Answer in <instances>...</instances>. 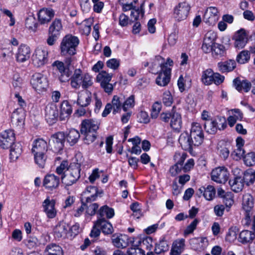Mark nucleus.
I'll return each instance as SVG.
<instances>
[{
    "label": "nucleus",
    "mask_w": 255,
    "mask_h": 255,
    "mask_svg": "<svg viewBox=\"0 0 255 255\" xmlns=\"http://www.w3.org/2000/svg\"><path fill=\"white\" fill-rule=\"evenodd\" d=\"M75 60L74 57L69 56L66 57L63 61L56 60L52 64V67L58 73V79L61 83L69 81L75 69Z\"/></svg>",
    "instance_id": "obj_1"
},
{
    "label": "nucleus",
    "mask_w": 255,
    "mask_h": 255,
    "mask_svg": "<svg viewBox=\"0 0 255 255\" xmlns=\"http://www.w3.org/2000/svg\"><path fill=\"white\" fill-rule=\"evenodd\" d=\"M91 76L87 73H83L79 69H74L73 74L70 77V85L75 89H78L81 86L86 89L93 85Z\"/></svg>",
    "instance_id": "obj_2"
},
{
    "label": "nucleus",
    "mask_w": 255,
    "mask_h": 255,
    "mask_svg": "<svg viewBox=\"0 0 255 255\" xmlns=\"http://www.w3.org/2000/svg\"><path fill=\"white\" fill-rule=\"evenodd\" d=\"M81 132L85 135V143L90 144L97 137L96 131L99 128L98 122L92 119H86L81 123Z\"/></svg>",
    "instance_id": "obj_3"
},
{
    "label": "nucleus",
    "mask_w": 255,
    "mask_h": 255,
    "mask_svg": "<svg viewBox=\"0 0 255 255\" xmlns=\"http://www.w3.org/2000/svg\"><path fill=\"white\" fill-rule=\"evenodd\" d=\"M79 44V39L77 36L71 34L65 35L60 43V50L62 56L74 55L76 48Z\"/></svg>",
    "instance_id": "obj_4"
},
{
    "label": "nucleus",
    "mask_w": 255,
    "mask_h": 255,
    "mask_svg": "<svg viewBox=\"0 0 255 255\" xmlns=\"http://www.w3.org/2000/svg\"><path fill=\"white\" fill-rule=\"evenodd\" d=\"M81 165L78 163H73L66 173L61 176L62 183L66 186L75 183L80 177Z\"/></svg>",
    "instance_id": "obj_5"
},
{
    "label": "nucleus",
    "mask_w": 255,
    "mask_h": 255,
    "mask_svg": "<svg viewBox=\"0 0 255 255\" xmlns=\"http://www.w3.org/2000/svg\"><path fill=\"white\" fill-rule=\"evenodd\" d=\"M30 84L32 88L38 92L46 90L48 87L47 78L40 73H36L32 75Z\"/></svg>",
    "instance_id": "obj_6"
},
{
    "label": "nucleus",
    "mask_w": 255,
    "mask_h": 255,
    "mask_svg": "<svg viewBox=\"0 0 255 255\" xmlns=\"http://www.w3.org/2000/svg\"><path fill=\"white\" fill-rule=\"evenodd\" d=\"M48 52L45 48H37L32 56V63L37 67L44 66L48 61Z\"/></svg>",
    "instance_id": "obj_7"
},
{
    "label": "nucleus",
    "mask_w": 255,
    "mask_h": 255,
    "mask_svg": "<svg viewBox=\"0 0 255 255\" xmlns=\"http://www.w3.org/2000/svg\"><path fill=\"white\" fill-rule=\"evenodd\" d=\"M190 136L194 141L195 146H198L202 144L204 138V135L200 124L198 123L192 124Z\"/></svg>",
    "instance_id": "obj_8"
},
{
    "label": "nucleus",
    "mask_w": 255,
    "mask_h": 255,
    "mask_svg": "<svg viewBox=\"0 0 255 255\" xmlns=\"http://www.w3.org/2000/svg\"><path fill=\"white\" fill-rule=\"evenodd\" d=\"M15 133L12 129L5 130L0 134V146L3 149L9 148L14 143Z\"/></svg>",
    "instance_id": "obj_9"
},
{
    "label": "nucleus",
    "mask_w": 255,
    "mask_h": 255,
    "mask_svg": "<svg viewBox=\"0 0 255 255\" xmlns=\"http://www.w3.org/2000/svg\"><path fill=\"white\" fill-rule=\"evenodd\" d=\"M59 116L58 110L54 103L48 104L45 109V118L47 122L52 125L55 123Z\"/></svg>",
    "instance_id": "obj_10"
},
{
    "label": "nucleus",
    "mask_w": 255,
    "mask_h": 255,
    "mask_svg": "<svg viewBox=\"0 0 255 255\" xmlns=\"http://www.w3.org/2000/svg\"><path fill=\"white\" fill-rule=\"evenodd\" d=\"M65 141V134L63 132H58L51 136L49 143L55 152L63 149Z\"/></svg>",
    "instance_id": "obj_11"
},
{
    "label": "nucleus",
    "mask_w": 255,
    "mask_h": 255,
    "mask_svg": "<svg viewBox=\"0 0 255 255\" xmlns=\"http://www.w3.org/2000/svg\"><path fill=\"white\" fill-rule=\"evenodd\" d=\"M190 5L186 2H180L174 9V17L178 21L185 19L190 10Z\"/></svg>",
    "instance_id": "obj_12"
},
{
    "label": "nucleus",
    "mask_w": 255,
    "mask_h": 255,
    "mask_svg": "<svg viewBox=\"0 0 255 255\" xmlns=\"http://www.w3.org/2000/svg\"><path fill=\"white\" fill-rule=\"evenodd\" d=\"M229 173L224 167H219L211 172L212 179L219 183H225L228 179Z\"/></svg>",
    "instance_id": "obj_13"
},
{
    "label": "nucleus",
    "mask_w": 255,
    "mask_h": 255,
    "mask_svg": "<svg viewBox=\"0 0 255 255\" xmlns=\"http://www.w3.org/2000/svg\"><path fill=\"white\" fill-rule=\"evenodd\" d=\"M217 35L213 31H210L205 34L202 46V49L205 53H209L212 50L211 47L216 44Z\"/></svg>",
    "instance_id": "obj_14"
},
{
    "label": "nucleus",
    "mask_w": 255,
    "mask_h": 255,
    "mask_svg": "<svg viewBox=\"0 0 255 255\" xmlns=\"http://www.w3.org/2000/svg\"><path fill=\"white\" fill-rule=\"evenodd\" d=\"M171 69L166 66L162 65L161 71L156 79V83L160 86H165L170 80Z\"/></svg>",
    "instance_id": "obj_15"
},
{
    "label": "nucleus",
    "mask_w": 255,
    "mask_h": 255,
    "mask_svg": "<svg viewBox=\"0 0 255 255\" xmlns=\"http://www.w3.org/2000/svg\"><path fill=\"white\" fill-rule=\"evenodd\" d=\"M234 39H235V46L238 49L244 48L248 42V34L244 29H241L235 33Z\"/></svg>",
    "instance_id": "obj_16"
},
{
    "label": "nucleus",
    "mask_w": 255,
    "mask_h": 255,
    "mask_svg": "<svg viewBox=\"0 0 255 255\" xmlns=\"http://www.w3.org/2000/svg\"><path fill=\"white\" fill-rule=\"evenodd\" d=\"M60 183L59 177L53 174L46 175L43 180V185L46 188L53 190L58 188Z\"/></svg>",
    "instance_id": "obj_17"
},
{
    "label": "nucleus",
    "mask_w": 255,
    "mask_h": 255,
    "mask_svg": "<svg viewBox=\"0 0 255 255\" xmlns=\"http://www.w3.org/2000/svg\"><path fill=\"white\" fill-rule=\"evenodd\" d=\"M218 10L215 7H208L204 15L203 20L210 25L214 24L218 20Z\"/></svg>",
    "instance_id": "obj_18"
},
{
    "label": "nucleus",
    "mask_w": 255,
    "mask_h": 255,
    "mask_svg": "<svg viewBox=\"0 0 255 255\" xmlns=\"http://www.w3.org/2000/svg\"><path fill=\"white\" fill-rule=\"evenodd\" d=\"M55 14L51 8H43L38 13V20L41 24H44L50 21Z\"/></svg>",
    "instance_id": "obj_19"
},
{
    "label": "nucleus",
    "mask_w": 255,
    "mask_h": 255,
    "mask_svg": "<svg viewBox=\"0 0 255 255\" xmlns=\"http://www.w3.org/2000/svg\"><path fill=\"white\" fill-rule=\"evenodd\" d=\"M55 204V202L54 200H50L48 198L46 199L43 202L44 211L49 218H54L56 215Z\"/></svg>",
    "instance_id": "obj_20"
},
{
    "label": "nucleus",
    "mask_w": 255,
    "mask_h": 255,
    "mask_svg": "<svg viewBox=\"0 0 255 255\" xmlns=\"http://www.w3.org/2000/svg\"><path fill=\"white\" fill-rule=\"evenodd\" d=\"M182 148L185 150H190L194 146V141L187 132L182 133L178 139Z\"/></svg>",
    "instance_id": "obj_21"
},
{
    "label": "nucleus",
    "mask_w": 255,
    "mask_h": 255,
    "mask_svg": "<svg viewBox=\"0 0 255 255\" xmlns=\"http://www.w3.org/2000/svg\"><path fill=\"white\" fill-rule=\"evenodd\" d=\"M218 70L222 73H228L233 71L236 67V62L234 60L229 59L221 61L217 64Z\"/></svg>",
    "instance_id": "obj_22"
},
{
    "label": "nucleus",
    "mask_w": 255,
    "mask_h": 255,
    "mask_svg": "<svg viewBox=\"0 0 255 255\" xmlns=\"http://www.w3.org/2000/svg\"><path fill=\"white\" fill-rule=\"evenodd\" d=\"M95 226L100 228L105 235L111 234L114 231L112 225L106 219H98L95 222Z\"/></svg>",
    "instance_id": "obj_23"
},
{
    "label": "nucleus",
    "mask_w": 255,
    "mask_h": 255,
    "mask_svg": "<svg viewBox=\"0 0 255 255\" xmlns=\"http://www.w3.org/2000/svg\"><path fill=\"white\" fill-rule=\"evenodd\" d=\"M47 148L46 141L42 138H38L33 141L32 152L36 154L37 153H46Z\"/></svg>",
    "instance_id": "obj_24"
},
{
    "label": "nucleus",
    "mask_w": 255,
    "mask_h": 255,
    "mask_svg": "<svg viewBox=\"0 0 255 255\" xmlns=\"http://www.w3.org/2000/svg\"><path fill=\"white\" fill-rule=\"evenodd\" d=\"M30 55V47L26 45L22 44L18 48L16 54V59L17 61L23 62L29 58Z\"/></svg>",
    "instance_id": "obj_25"
},
{
    "label": "nucleus",
    "mask_w": 255,
    "mask_h": 255,
    "mask_svg": "<svg viewBox=\"0 0 255 255\" xmlns=\"http://www.w3.org/2000/svg\"><path fill=\"white\" fill-rule=\"evenodd\" d=\"M190 244L192 249L201 252L206 248L208 240L206 238H194L191 240Z\"/></svg>",
    "instance_id": "obj_26"
},
{
    "label": "nucleus",
    "mask_w": 255,
    "mask_h": 255,
    "mask_svg": "<svg viewBox=\"0 0 255 255\" xmlns=\"http://www.w3.org/2000/svg\"><path fill=\"white\" fill-rule=\"evenodd\" d=\"M69 226L66 223L61 221L54 229V236L56 238H65L67 235Z\"/></svg>",
    "instance_id": "obj_27"
},
{
    "label": "nucleus",
    "mask_w": 255,
    "mask_h": 255,
    "mask_svg": "<svg viewBox=\"0 0 255 255\" xmlns=\"http://www.w3.org/2000/svg\"><path fill=\"white\" fill-rule=\"evenodd\" d=\"M72 112L71 106L67 101H63L61 104L59 119L65 121L68 119Z\"/></svg>",
    "instance_id": "obj_28"
},
{
    "label": "nucleus",
    "mask_w": 255,
    "mask_h": 255,
    "mask_svg": "<svg viewBox=\"0 0 255 255\" xmlns=\"http://www.w3.org/2000/svg\"><path fill=\"white\" fill-rule=\"evenodd\" d=\"M114 215V210L107 205L101 207L97 211L98 219H111Z\"/></svg>",
    "instance_id": "obj_29"
},
{
    "label": "nucleus",
    "mask_w": 255,
    "mask_h": 255,
    "mask_svg": "<svg viewBox=\"0 0 255 255\" xmlns=\"http://www.w3.org/2000/svg\"><path fill=\"white\" fill-rule=\"evenodd\" d=\"M229 183L231 186L232 190L238 193L241 191L244 186V178L233 177L230 179Z\"/></svg>",
    "instance_id": "obj_30"
},
{
    "label": "nucleus",
    "mask_w": 255,
    "mask_h": 255,
    "mask_svg": "<svg viewBox=\"0 0 255 255\" xmlns=\"http://www.w3.org/2000/svg\"><path fill=\"white\" fill-rule=\"evenodd\" d=\"M169 249V245L165 238H162L155 244L154 253L157 255H162Z\"/></svg>",
    "instance_id": "obj_31"
},
{
    "label": "nucleus",
    "mask_w": 255,
    "mask_h": 255,
    "mask_svg": "<svg viewBox=\"0 0 255 255\" xmlns=\"http://www.w3.org/2000/svg\"><path fill=\"white\" fill-rule=\"evenodd\" d=\"M80 137L79 131L75 129H71L65 134V139L71 146L78 142Z\"/></svg>",
    "instance_id": "obj_32"
},
{
    "label": "nucleus",
    "mask_w": 255,
    "mask_h": 255,
    "mask_svg": "<svg viewBox=\"0 0 255 255\" xmlns=\"http://www.w3.org/2000/svg\"><path fill=\"white\" fill-rule=\"evenodd\" d=\"M10 147V159L12 161H15L22 152L21 144L19 142L14 143Z\"/></svg>",
    "instance_id": "obj_33"
},
{
    "label": "nucleus",
    "mask_w": 255,
    "mask_h": 255,
    "mask_svg": "<svg viewBox=\"0 0 255 255\" xmlns=\"http://www.w3.org/2000/svg\"><path fill=\"white\" fill-rule=\"evenodd\" d=\"M182 120L180 114L172 110V116L171 117L170 126L175 130L179 129L181 127Z\"/></svg>",
    "instance_id": "obj_34"
},
{
    "label": "nucleus",
    "mask_w": 255,
    "mask_h": 255,
    "mask_svg": "<svg viewBox=\"0 0 255 255\" xmlns=\"http://www.w3.org/2000/svg\"><path fill=\"white\" fill-rule=\"evenodd\" d=\"M255 238V234L249 230L242 231L239 234V241L242 244H247L253 241Z\"/></svg>",
    "instance_id": "obj_35"
},
{
    "label": "nucleus",
    "mask_w": 255,
    "mask_h": 255,
    "mask_svg": "<svg viewBox=\"0 0 255 255\" xmlns=\"http://www.w3.org/2000/svg\"><path fill=\"white\" fill-rule=\"evenodd\" d=\"M212 56L215 58H219L225 55L226 53L225 46L221 44L216 43L211 47Z\"/></svg>",
    "instance_id": "obj_36"
},
{
    "label": "nucleus",
    "mask_w": 255,
    "mask_h": 255,
    "mask_svg": "<svg viewBox=\"0 0 255 255\" xmlns=\"http://www.w3.org/2000/svg\"><path fill=\"white\" fill-rule=\"evenodd\" d=\"M62 29V25L61 19L56 18L49 28V34H53L54 35H57L59 36Z\"/></svg>",
    "instance_id": "obj_37"
},
{
    "label": "nucleus",
    "mask_w": 255,
    "mask_h": 255,
    "mask_svg": "<svg viewBox=\"0 0 255 255\" xmlns=\"http://www.w3.org/2000/svg\"><path fill=\"white\" fill-rule=\"evenodd\" d=\"M115 236H113L112 241L114 245L117 248H126L128 243V238L126 235H121L115 238Z\"/></svg>",
    "instance_id": "obj_38"
},
{
    "label": "nucleus",
    "mask_w": 255,
    "mask_h": 255,
    "mask_svg": "<svg viewBox=\"0 0 255 255\" xmlns=\"http://www.w3.org/2000/svg\"><path fill=\"white\" fill-rule=\"evenodd\" d=\"M217 123L214 120H208L204 123V129L209 134H215L218 130L219 128L217 125Z\"/></svg>",
    "instance_id": "obj_39"
},
{
    "label": "nucleus",
    "mask_w": 255,
    "mask_h": 255,
    "mask_svg": "<svg viewBox=\"0 0 255 255\" xmlns=\"http://www.w3.org/2000/svg\"><path fill=\"white\" fill-rule=\"evenodd\" d=\"M123 100L121 98L117 95L114 96L111 104L113 114L115 115L121 111L123 108Z\"/></svg>",
    "instance_id": "obj_40"
},
{
    "label": "nucleus",
    "mask_w": 255,
    "mask_h": 255,
    "mask_svg": "<svg viewBox=\"0 0 255 255\" xmlns=\"http://www.w3.org/2000/svg\"><path fill=\"white\" fill-rule=\"evenodd\" d=\"M24 120V110L21 108H17L11 114L12 122L19 125Z\"/></svg>",
    "instance_id": "obj_41"
},
{
    "label": "nucleus",
    "mask_w": 255,
    "mask_h": 255,
    "mask_svg": "<svg viewBox=\"0 0 255 255\" xmlns=\"http://www.w3.org/2000/svg\"><path fill=\"white\" fill-rule=\"evenodd\" d=\"M91 101V96L88 93L85 92L78 96L77 103L81 107H86L90 104Z\"/></svg>",
    "instance_id": "obj_42"
},
{
    "label": "nucleus",
    "mask_w": 255,
    "mask_h": 255,
    "mask_svg": "<svg viewBox=\"0 0 255 255\" xmlns=\"http://www.w3.org/2000/svg\"><path fill=\"white\" fill-rule=\"evenodd\" d=\"M113 75L107 73L105 71H102L100 72L96 77V80L98 82H100L101 86L105 84L109 83L112 78Z\"/></svg>",
    "instance_id": "obj_43"
},
{
    "label": "nucleus",
    "mask_w": 255,
    "mask_h": 255,
    "mask_svg": "<svg viewBox=\"0 0 255 255\" xmlns=\"http://www.w3.org/2000/svg\"><path fill=\"white\" fill-rule=\"evenodd\" d=\"M214 74L211 69H208L203 71L201 78L202 82L206 85H211L213 83Z\"/></svg>",
    "instance_id": "obj_44"
},
{
    "label": "nucleus",
    "mask_w": 255,
    "mask_h": 255,
    "mask_svg": "<svg viewBox=\"0 0 255 255\" xmlns=\"http://www.w3.org/2000/svg\"><path fill=\"white\" fill-rule=\"evenodd\" d=\"M163 61V59L160 56H155L153 61L151 64V72L153 74H157L158 71H161L162 62L160 61Z\"/></svg>",
    "instance_id": "obj_45"
},
{
    "label": "nucleus",
    "mask_w": 255,
    "mask_h": 255,
    "mask_svg": "<svg viewBox=\"0 0 255 255\" xmlns=\"http://www.w3.org/2000/svg\"><path fill=\"white\" fill-rule=\"evenodd\" d=\"M138 0H119V2L122 6V9L124 11L133 10L136 6L133 3H136Z\"/></svg>",
    "instance_id": "obj_46"
},
{
    "label": "nucleus",
    "mask_w": 255,
    "mask_h": 255,
    "mask_svg": "<svg viewBox=\"0 0 255 255\" xmlns=\"http://www.w3.org/2000/svg\"><path fill=\"white\" fill-rule=\"evenodd\" d=\"M254 206L253 198L251 195L243 196V208L245 211H250Z\"/></svg>",
    "instance_id": "obj_47"
},
{
    "label": "nucleus",
    "mask_w": 255,
    "mask_h": 255,
    "mask_svg": "<svg viewBox=\"0 0 255 255\" xmlns=\"http://www.w3.org/2000/svg\"><path fill=\"white\" fill-rule=\"evenodd\" d=\"M46 153H33L35 162L40 168H44L47 159Z\"/></svg>",
    "instance_id": "obj_48"
},
{
    "label": "nucleus",
    "mask_w": 255,
    "mask_h": 255,
    "mask_svg": "<svg viewBox=\"0 0 255 255\" xmlns=\"http://www.w3.org/2000/svg\"><path fill=\"white\" fill-rule=\"evenodd\" d=\"M44 253L49 254L53 253L54 255H63L62 248L59 246L55 244H52L47 246Z\"/></svg>",
    "instance_id": "obj_49"
},
{
    "label": "nucleus",
    "mask_w": 255,
    "mask_h": 255,
    "mask_svg": "<svg viewBox=\"0 0 255 255\" xmlns=\"http://www.w3.org/2000/svg\"><path fill=\"white\" fill-rule=\"evenodd\" d=\"M26 27L33 31H35L37 28L38 24L35 17L33 15H29L25 19Z\"/></svg>",
    "instance_id": "obj_50"
},
{
    "label": "nucleus",
    "mask_w": 255,
    "mask_h": 255,
    "mask_svg": "<svg viewBox=\"0 0 255 255\" xmlns=\"http://www.w3.org/2000/svg\"><path fill=\"white\" fill-rule=\"evenodd\" d=\"M250 59V53L249 51L243 50L237 56V61L240 64H244L249 61Z\"/></svg>",
    "instance_id": "obj_51"
},
{
    "label": "nucleus",
    "mask_w": 255,
    "mask_h": 255,
    "mask_svg": "<svg viewBox=\"0 0 255 255\" xmlns=\"http://www.w3.org/2000/svg\"><path fill=\"white\" fill-rule=\"evenodd\" d=\"M216 194V190L214 186L212 185H208L207 187H205L204 194L203 196L205 198L209 201L213 200Z\"/></svg>",
    "instance_id": "obj_52"
},
{
    "label": "nucleus",
    "mask_w": 255,
    "mask_h": 255,
    "mask_svg": "<svg viewBox=\"0 0 255 255\" xmlns=\"http://www.w3.org/2000/svg\"><path fill=\"white\" fill-rule=\"evenodd\" d=\"M70 168V165H68V162L66 160L63 161L60 165L56 168V172L59 174L64 175Z\"/></svg>",
    "instance_id": "obj_53"
},
{
    "label": "nucleus",
    "mask_w": 255,
    "mask_h": 255,
    "mask_svg": "<svg viewBox=\"0 0 255 255\" xmlns=\"http://www.w3.org/2000/svg\"><path fill=\"white\" fill-rule=\"evenodd\" d=\"M244 161L247 166H251L255 164V153L250 152L244 156Z\"/></svg>",
    "instance_id": "obj_54"
},
{
    "label": "nucleus",
    "mask_w": 255,
    "mask_h": 255,
    "mask_svg": "<svg viewBox=\"0 0 255 255\" xmlns=\"http://www.w3.org/2000/svg\"><path fill=\"white\" fill-rule=\"evenodd\" d=\"M162 106L158 102H155L152 106L151 117L152 119H156L161 110Z\"/></svg>",
    "instance_id": "obj_55"
},
{
    "label": "nucleus",
    "mask_w": 255,
    "mask_h": 255,
    "mask_svg": "<svg viewBox=\"0 0 255 255\" xmlns=\"http://www.w3.org/2000/svg\"><path fill=\"white\" fill-rule=\"evenodd\" d=\"M83 195L91 194L90 195H94V196L98 197V195L103 194V191H99L95 186H89L86 188V191L83 192Z\"/></svg>",
    "instance_id": "obj_56"
},
{
    "label": "nucleus",
    "mask_w": 255,
    "mask_h": 255,
    "mask_svg": "<svg viewBox=\"0 0 255 255\" xmlns=\"http://www.w3.org/2000/svg\"><path fill=\"white\" fill-rule=\"evenodd\" d=\"M199 222V220L197 219H195L184 230V236L190 234L193 232L196 229L197 225Z\"/></svg>",
    "instance_id": "obj_57"
},
{
    "label": "nucleus",
    "mask_w": 255,
    "mask_h": 255,
    "mask_svg": "<svg viewBox=\"0 0 255 255\" xmlns=\"http://www.w3.org/2000/svg\"><path fill=\"white\" fill-rule=\"evenodd\" d=\"M134 105V96L132 95L130 96L126 101L123 102V109L125 112H127L128 108H132Z\"/></svg>",
    "instance_id": "obj_58"
},
{
    "label": "nucleus",
    "mask_w": 255,
    "mask_h": 255,
    "mask_svg": "<svg viewBox=\"0 0 255 255\" xmlns=\"http://www.w3.org/2000/svg\"><path fill=\"white\" fill-rule=\"evenodd\" d=\"M86 207V213L91 216H93L97 213V209L99 207V205L97 203H94L93 204H90Z\"/></svg>",
    "instance_id": "obj_59"
},
{
    "label": "nucleus",
    "mask_w": 255,
    "mask_h": 255,
    "mask_svg": "<svg viewBox=\"0 0 255 255\" xmlns=\"http://www.w3.org/2000/svg\"><path fill=\"white\" fill-rule=\"evenodd\" d=\"M214 121H216L217 123V126L218 130H222L225 129L227 127V121L226 119L224 117L218 116L217 118L214 120Z\"/></svg>",
    "instance_id": "obj_60"
},
{
    "label": "nucleus",
    "mask_w": 255,
    "mask_h": 255,
    "mask_svg": "<svg viewBox=\"0 0 255 255\" xmlns=\"http://www.w3.org/2000/svg\"><path fill=\"white\" fill-rule=\"evenodd\" d=\"M244 183L249 186L255 182V176L254 175L248 172H245L243 176Z\"/></svg>",
    "instance_id": "obj_61"
},
{
    "label": "nucleus",
    "mask_w": 255,
    "mask_h": 255,
    "mask_svg": "<svg viewBox=\"0 0 255 255\" xmlns=\"http://www.w3.org/2000/svg\"><path fill=\"white\" fill-rule=\"evenodd\" d=\"M238 232V229L236 227L230 228L226 235V239L230 241L236 239Z\"/></svg>",
    "instance_id": "obj_62"
},
{
    "label": "nucleus",
    "mask_w": 255,
    "mask_h": 255,
    "mask_svg": "<svg viewBox=\"0 0 255 255\" xmlns=\"http://www.w3.org/2000/svg\"><path fill=\"white\" fill-rule=\"evenodd\" d=\"M162 102L166 106H170L171 105L173 102V98L169 92L163 93Z\"/></svg>",
    "instance_id": "obj_63"
},
{
    "label": "nucleus",
    "mask_w": 255,
    "mask_h": 255,
    "mask_svg": "<svg viewBox=\"0 0 255 255\" xmlns=\"http://www.w3.org/2000/svg\"><path fill=\"white\" fill-rule=\"evenodd\" d=\"M125 255H145V252L138 248H131L127 251V254Z\"/></svg>",
    "instance_id": "obj_64"
}]
</instances>
